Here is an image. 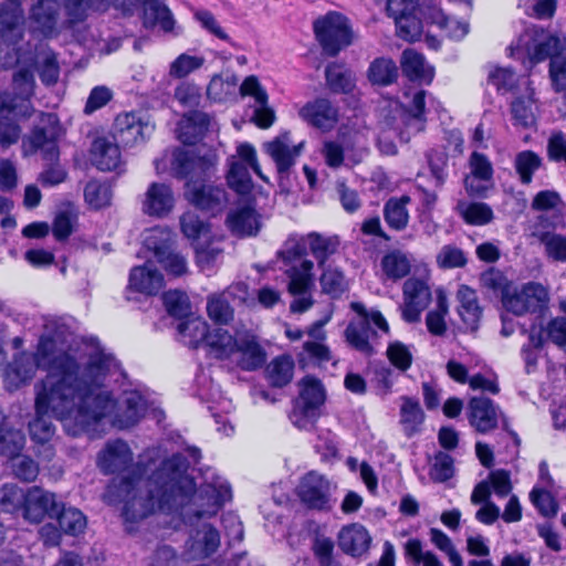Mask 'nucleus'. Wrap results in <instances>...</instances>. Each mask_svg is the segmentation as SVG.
Here are the masks:
<instances>
[{"mask_svg": "<svg viewBox=\"0 0 566 566\" xmlns=\"http://www.w3.org/2000/svg\"><path fill=\"white\" fill-rule=\"evenodd\" d=\"M86 203L95 210L103 209L111 205L112 190L106 184L92 180L84 188Z\"/></svg>", "mask_w": 566, "mask_h": 566, "instance_id": "nucleus-61", "label": "nucleus"}, {"mask_svg": "<svg viewBox=\"0 0 566 566\" xmlns=\"http://www.w3.org/2000/svg\"><path fill=\"white\" fill-rule=\"evenodd\" d=\"M185 197L195 207L212 214L222 211L228 203L226 190L220 186L211 184L197 185L196 182L188 181Z\"/></svg>", "mask_w": 566, "mask_h": 566, "instance_id": "nucleus-22", "label": "nucleus"}, {"mask_svg": "<svg viewBox=\"0 0 566 566\" xmlns=\"http://www.w3.org/2000/svg\"><path fill=\"white\" fill-rule=\"evenodd\" d=\"M410 202L409 196L390 198L384 207V218L387 224L397 231L406 229L409 222L407 206Z\"/></svg>", "mask_w": 566, "mask_h": 566, "instance_id": "nucleus-48", "label": "nucleus"}, {"mask_svg": "<svg viewBox=\"0 0 566 566\" xmlns=\"http://www.w3.org/2000/svg\"><path fill=\"white\" fill-rule=\"evenodd\" d=\"M154 130V124L136 113L119 114L114 123V137L125 147L145 143Z\"/></svg>", "mask_w": 566, "mask_h": 566, "instance_id": "nucleus-15", "label": "nucleus"}, {"mask_svg": "<svg viewBox=\"0 0 566 566\" xmlns=\"http://www.w3.org/2000/svg\"><path fill=\"white\" fill-rule=\"evenodd\" d=\"M426 106V92L416 91L411 94V101L407 108L402 107L398 102H389L381 111L382 125L385 128L392 129L403 139L400 124H405L407 118L411 116L416 119H423Z\"/></svg>", "mask_w": 566, "mask_h": 566, "instance_id": "nucleus-16", "label": "nucleus"}, {"mask_svg": "<svg viewBox=\"0 0 566 566\" xmlns=\"http://www.w3.org/2000/svg\"><path fill=\"white\" fill-rule=\"evenodd\" d=\"M233 356H235L237 364L245 370L260 368L266 359L264 350L251 335L239 336Z\"/></svg>", "mask_w": 566, "mask_h": 566, "instance_id": "nucleus-34", "label": "nucleus"}, {"mask_svg": "<svg viewBox=\"0 0 566 566\" xmlns=\"http://www.w3.org/2000/svg\"><path fill=\"white\" fill-rule=\"evenodd\" d=\"M307 243L305 242V235H290L282 248L277 251V258L289 266L296 264L297 261H302L306 255Z\"/></svg>", "mask_w": 566, "mask_h": 566, "instance_id": "nucleus-58", "label": "nucleus"}, {"mask_svg": "<svg viewBox=\"0 0 566 566\" xmlns=\"http://www.w3.org/2000/svg\"><path fill=\"white\" fill-rule=\"evenodd\" d=\"M59 6L55 0H41L31 11L35 29L44 35H51L55 29Z\"/></svg>", "mask_w": 566, "mask_h": 566, "instance_id": "nucleus-46", "label": "nucleus"}, {"mask_svg": "<svg viewBox=\"0 0 566 566\" xmlns=\"http://www.w3.org/2000/svg\"><path fill=\"white\" fill-rule=\"evenodd\" d=\"M325 77L328 88L334 93L348 94L356 85L353 72L338 63H331L326 66Z\"/></svg>", "mask_w": 566, "mask_h": 566, "instance_id": "nucleus-49", "label": "nucleus"}, {"mask_svg": "<svg viewBox=\"0 0 566 566\" xmlns=\"http://www.w3.org/2000/svg\"><path fill=\"white\" fill-rule=\"evenodd\" d=\"M371 537L367 530L359 524H352L340 530L338 544L340 549L352 556H361L370 545Z\"/></svg>", "mask_w": 566, "mask_h": 566, "instance_id": "nucleus-32", "label": "nucleus"}, {"mask_svg": "<svg viewBox=\"0 0 566 566\" xmlns=\"http://www.w3.org/2000/svg\"><path fill=\"white\" fill-rule=\"evenodd\" d=\"M457 300L459 302L458 314L467 329L476 331L482 315L476 292L468 285H461L457 292Z\"/></svg>", "mask_w": 566, "mask_h": 566, "instance_id": "nucleus-33", "label": "nucleus"}, {"mask_svg": "<svg viewBox=\"0 0 566 566\" xmlns=\"http://www.w3.org/2000/svg\"><path fill=\"white\" fill-rule=\"evenodd\" d=\"M326 322H318L312 326L308 331V335L314 337L315 340L305 342L303 345V349L308 357L318 364H323L332 359L331 350L324 343H322L325 338V333L322 331V326Z\"/></svg>", "mask_w": 566, "mask_h": 566, "instance_id": "nucleus-52", "label": "nucleus"}, {"mask_svg": "<svg viewBox=\"0 0 566 566\" xmlns=\"http://www.w3.org/2000/svg\"><path fill=\"white\" fill-rule=\"evenodd\" d=\"M547 302V290L539 283L530 282L504 294L503 306L515 315H523L544 308Z\"/></svg>", "mask_w": 566, "mask_h": 566, "instance_id": "nucleus-14", "label": "nucleus"}, {"mask_svg": "<svg viewBox=\"0 0 566 566\" xmlns=\"http://www.w3.org/2000/svg\"><path fill=\"white\" fill-rule=\"evenodd\" d=\"M43 343H46V349L50 353L48 356L51 358H55L56 356H69L74 358L76 361H78L81 365H86V363H91L93 360H96L93 363V369L97 370L101 366H107V373L111 369V366L113 365V361L109 357L104 355V352L96 347H90L85 350H74L71 347L65 349L60 343H59V336H43L41 337L38 346V350L35 356H31L30 354L22 353L18 355L14 360L9 365L7 373H6V380L10 387L18 388L21 384H24L29 380H31L34 375L36 368L44 367L40 366L39 364V357L40 352ZM48 370V374L50 373L49 368H45Z\"/></svg>", "mask_w": 566, "mask_h": 566, "instance_id": "nucleus-3", "label": "nucleus"}, {"mask_svg": "<svg viewBox=\"0 0 566 566\" xmlns=\"http://www.w3.org/2000/svg\"><path fill=\"white\" fill-rule=\"evenodd\" d=\"M187 460L174 454L147 479L135 467L120 481L108 485L104 500L109 504L124 503L126 520L135 521L155 512L178 516L192 524L214 516L232 499L227 480L216 475L196 491L195 482L186 473Z\"/></svg>", "mask_w": 566, "mask_h": 566, "instance_id": "nucleus-1", "label": "nucleus"}, {"mask_svg": "<svg viewBox=\"0 0 566 566\" xmlns=\"http://www.w3.org/2000/svg\"><path fill=\"white\" fill-rule=\"evenodd\" d=\"M72 22L84 20L92 11H106L111 7L130 15L144 0H62Z\"/></svg>", "mask_w": 566, "mask_h": 566, "instance_id": "nucleus-17", "label": "nucleus"}, {"mask_svg": "<svg viewBox=\"0 0 566 566\" xmlns=\"http://www.w3.org/2000/svg\"><path fill=\"white\" fill-rule=\"evenodd\" d=\"M566 50V38L537 24L525 28L507 46L509 56L531 64L553 59Z\"/></svg>", "mask_w": 566, "mask_h": 566, "instance_id": "nucleus-4", "label": "nucleus"}, {"mask_svg": "<svg viewBox=\"0 0 566 566\" xmlns=\"http://www.w3.org/2000/svg\"><path fill=\"white\" fill-rule=\"evenodd\" d=\"M366 75L371 85L385 87L397 82L399 69L392 59L379 56L369 63Z\"/></svg>", "mask_w": 566, "mask_h": 566, "instance_id": "nucleus-39", "label": "nucleus"}, {"mask_svg": "<svg viewBox=\"0 0 566 566\" xmlns=\"http://www.w3.org/2000/svg\"><path fill=\"white\" fill-rule=\"evenodd\" d=\"M228 186L239 195H247L253 188L249 168L262 180L268 181V177L263 175L259 165L256 150L249 143H241L237 146L235 155L228 159Z\"/></svg>", "mask_w": 566, "mask_h": 566, "instance_id": "nucleus-9", "label": "nucleus"}, {"mask_svg": "<svg viewBox=\"0 0 566 566\" xmlns=\"http://www.w3.org/2000/svg\"><path fill=\"white\" fill-rule=\"evenodd\" d=\"M211 118L202 112H191L182 117L178 125L179 139L185 144H193L211 126Z\"/></svg>", "mask_w": 566, "mask_h": 566, "instance_id": "nucleus-36", "label": "nucleus"}, {"mask_svg": "<svg viewBox=\"0 0 566 566\" xmlns=\"http://www.w3.org/2000/svg\"><path fill=\"white\" fill-rule=\"evenodd\" d=\"M300 400L297 406L306 408L311 415L317 411L325 400V391L321 381L314 377L306 376L300 382Z\"/></svg>", "mask_w": 566, "mask_h": 566, "instance_id": "nucleus-47", "label": "nucleus"}, {"mask_svg": "<svg viewBox=\"0 0 566 566\" xmlns=\"http://www.w3.org/2000/svg\"><path fill=\"white\" fill-rule=\"evenodd\" d=\"M336 484L317 471L303 475L297 484L296 494L307 509L331 511L336 503L334 492Z\"/></svg>", "mask_w": 566, "mask_h": 566, "instance_id": "nucleus-11", "label": "nucleus"}, {"mask_svg": "<svg viewBox=\"0 0 566 566\" xmlns=\"http://www.w3.org/2000/svg\"><path fill=\"white\" fill-rule=\"evenodd\" d=\"M402 296V318L408 323L419 322L422 311L431 301V292L427 282L422 279L409 277L403 283Z\"/></svg>", "mask_w": 566, "mask_h": 566, "instance_id": "nucleus-19", "label": "nucleus"}, {"mask_svg": "<svg viewBox=\"0 0 566 566\" xmlns=\"http://www.w3.org/2000/svg\"><path fill=\"white\" fill-rule=\"evenodd\" d=\"M470 174L464 178V186L469 195L484 197L493 188L494 169L490 159L478 151L469 158Z\"/></svg>", "mask_w": 566, "mask_h": 566, "instance_id": "nucleus-20", "label": "nucleus"}, {"mask_svg": "<svg viewBox=\"0 0 566 566\" xmlns=\"http://www.w3.org/2000/svg\"><path fill=\"white\" fill-rule=\"evenodd\" d=\"M92 164L102 171L119 169L124 163L117 143L107 137H97L91 146Z\"/></svg>", "mask_w": 566, "mask_h": 566, "instance_id": "nucleus-27", "label": "nucleus"}, {"mask_svg": "<svg viewBox=\"0 0 566 566\" xmlns=\"http://www.w3.org/2000/svg\"><path fill=\"white\" fill-rule=\"evenodd\" d=\"M168 239L169 232L167 230L155 228L148 231L145 244L149 250L154 251L157 262L163 265L168 274L174 276L184 275L188 270L187 260L171 249Z\"/></svg>", "mask_w": 566, "mask_h": 566, "instance_id": "nucleus-13", "label": "nucleus"}, {"mask_svg": "<svg viewBox=\"0 0 566 566\" xmlns=\"http://www.w3.org/2000/svg\"><path fill=\"white\" fill-rule=\"evenodd\" d=\"M105 356L109 357L113 361L109 371L104 376L102 382L104 388L108 391L111 399L113 401V409L104 417L95 428L101 424L103 421L109 422L112 426L118 427L119 429H126L135 426L139 422V420L145 416L147 410V402L144 397L137 391H126L124 392L122 399L117 401L114 398L113 392L108 389L105 384V379L107 375L112 371L113 368L116 367L115 359L104 353Z\"/></svg>", "mask_w": 566, "mask_h": 566, "instance_id": "nucleus-10", "label": "nucleus"}, {"mask_svg": "<svg viewBox=\"0 0 566 566\" xmlns=\"http://www.w3.org/2000/svg\"><path fill=\"white\" fill-rule=\"evenodd\" d=\"M132 461L129 447L120 440L107 443L98 457V465L107 474L125 471Z\"/></svg>", "mask_w": 566, "mask_h": 566, "instance_id": "nucleus-29", "label": "nucleus"}, {"mask_svg": "<svg viewBox=\"0 0 566 566\" xmlns=\"http://www.w3.org/2000/svg\"><path fill=\"white\" fill-rule=\"evenodd\" d=\"M419 11L426 23L437 25L450 39L462 40L469 33L470 25L467 21L447 15L436 4L423 6Z\"/></svg>", "mask_w": 566, "mask_h": 566, "instance_id": "nucleus-26", "label": "nucleus"}, {"mask_svg": "<svg viewBox=\"0 0 566 566\" xmlns=\"http://www.w3.org/2000/svg\"><path fill=\"white\" fill-rule=\"evenodd\" d=\"M59 505L53 493L33 486L25 492L22 507L23 516L31 523H40L45 515L54 516L57 514Z\"/></svg>", "mask_w": 566, "mask_h": 566, "instance_id": "nucleus-23", "label": "nucleus"}, {"mask_svg": "<svg viewBox=\"0 0 566 566\" xmlns=\"http://www.w3.org/2000/svg\"><path fill=\"white\" fill-rule=\"evenodd\" d=\"M513 164L520 181L530 185L542 166V158L532 150H523L515 155Z\"/></svg>", "mask_w": 566, "mask_h": 566, "instance_id": "nucleus-53", "label": "nucleus"}, {"mask_svg": "<svg viewBox=\"0 0 566 566\" xmlns=\"http://www.w3.org/2000/svg\"><path fill=\"white\" fill-rule=\"evenodd\" d=\"M176 196L164 182H151L142 199V211L153 218H167L175 209Z\"/></svg>", "mask_w": 566, "mask_h": 566, "instance_id": "nucleus-21", "label": "nucleus"}, {"mask_svg": "<svg viewBox=\"0 0 566 566\" xmlns=\"http://www.w3.org/2000/svg\"><path fill=\"white\" fill-rule=\"evenodd\" d=\"M46 346L43 343L39 364L50 373L35 385L36 417L29 424L31 438L40 443L50 441L55 432L50 416L60 420L70 434L77 436L94 431L114 407L102 382L106 365L94 370L95 360L83 366L69 356L51 358Z\"/></svg>", "mask_w": 566, "mask_h": 566, "instance_id": "nucleus-2", "label": "nucleus"}, {"mask_svg": "<svg viewBox=\"0 0 566 566\" xmlns=\"http://www.w3.org/2000/svg\"><path fill=\"white\" fill-rule=\"evenodd\" d=\"M0 424V453L10 459L14 458L22 450L25 438L20 430L8 428L2 421Z\"/></svg>", "mask_w": 566, "mask_h": 566, "instance_id": "nucleus-60", "label": "nucleus"}, {"mask_svg": "<svg viewBox=\"0 0 566 566\" xmlns=\"http://www.w3.org/2000/svg\"><path fill=\"white\" fill-rule=\"evenodd\" d=\"M143 24L145 28L159 27L163 31L170 32L175 20L171 11L160 0H144Z\"/></svg>", "mask_w": 566, "mask_h": 566, "instance_id": "nucleus-38", "label": "nucleus"}, {"mask_svg": "<svg viewBox=\"0 0 566 566\" xmlns=\"http://www.w3.org/2000/svg\"><path fill=\"white\" fill-rule=\"evenodd\" d=\"M218 164V156L214 151L208 150L203 154H190L184 149L176 148L165 151L161 157L154 160L157 175L170 174L176 178L205 177L214 169Z\"/></svg>", "mask_w": 566, "mask_h": 566, "instance_id": "nucleus-5", "label": "nucleus"}, {"mask_svg": "<svg viewBox=\"0 0 566 566\" xmlns=\"http://www.w3.org/2000/svg\"><path fill=\"white\" fill-rule=\"evenodd\" d=\"M293 370V359L287 356H280L269 364L266 368V374L270 382L273 386L283 387L292 380Z\"/></svg>", "mask_w": 566, "mask_h": 566, "instance_id": "nucleus-56", "label": "nucleus"}, {"mask_svg": "<svg viewBox=\"0 0 566 566\" xmlns=\"http://www.w3.org/2000/svg\"><path fill=\"white\" fill-rule=\"evenodd\" d=\"M316 41L328 56H336L356 39L350 20L338 11H329L313 23Z\"/></svg>", "mask_w": 566, "mask_h": 566, "instance_id": "nucleus-7", "label": "nucleus"}, {"mask_svg": "<svg viewBox=\"0 0 566 566\" xmlns=\"http://www.w3.org/2000/svg\"><path fill=\"white\" fill-rule=\"evenodd\" d=\"M21 0H8L0 10V65L11 67L20 61L15 44L22 36Z\"/></svg>", "mask_w": 566, "mask_h": 566, "instance_id": "nucleus-8", "label": "nucleus"}, {"mask_svg": "<svg viewBox=\"0 0 566 566\" xmlns=\"http://www.w3.org/2000/svg\"><path fill=\"white\" fill-rule=\"evenodd\" d=\"M239 336L233 337L222 328H216L209 332L206 344L211 353L220 359L231 358L238 347Z\"/></svg>", "mask_w": 566, "mask_h": 566, "instance_id": "nucleus-50", "label": "nucleus"}, {"mask_svg": "<svg viewBox=\"0 0 566 566\" xmlns=\"http://www.w3.org/2000/svg\"><path fill=\"white\" fill-rule=\"evenodd\" d=\"M180 340L188 347L196 348L207 342L209 329L207 322L200 316H190L177 326Z\"/></svg>", "mask_w": 566, "mask_h": 566, "instance_id": "nucleus-45", "label": "nucleus"}, {"mask_svg": "<svg viewBox=\"0 0 566 566\" xmlns=\"http://www.w3.org/2000/svg\"><path fill=\"white\" fill-rule=\"evenodd\" d=\"M314 263L303 259L298 264L289 265L285 274L289 277V292L293 295L307 293L313 284Z\"/></svg>", "mask_w": 566, "mask_h": 566, "instance_id": "nucleus-43", "label": "nucleus"}, {"mask_svg": "<svg viewBox=\"0 0 566 566\" xmlns=\"http://www.w3.org/2000/svg\"><path fill=\"white\" fill-rule=\"evenodd\" d=\"M321 269L323 271L321 284L325 293L333 297H338L347 290V281L344 273L338 268L325 265Z\"/></svg>", "mask_w": 566, "mask_h": 566, "instance_id": "nucleus-62", "label": "nucleus"}, {"mask_svg": "<svg viewBox=\"0 0 566 566\" xmlns=\"http://www.w3.org/2000/svg\"><path fill=\"white\" fill-rule=\"evenodd\" d=\"M206 63L202 54L184 52L179 54L169 65V75L174 78H184L200 70Z\"/></svg>", "mask_w": 566, "mask_h": 566, "instance_id": "nucleus-55", "label": "nucleus"}, {"mask_svg": "<svg viewBox=\"0 0 566 566\" xmlns=\"http://www.w3.org/2000/svg\"><path fill=\"white\" fill-rule=\"evenodd\" d=\"M13 84L19 95L11 97L8 93H0V113L8 111L14 116L28 117L31 115L28 99L33 93V74L29 70H20L14 74Z\"/></svg>", "mask_w": 566, "mask_h": 566, "instance_id": "nucleus-18", "label": "nucleus"}, {"mask_svg": "<svg viewBox=\"0 0 566 566\" xmlns=\"http://www.w3.org/2000/svg\"><path fill=\"white\" fill-rule=\"evenodd\" d=\"M54 516L59 520L61 530L70 535H78L86 527V517L81 511L74 507L62 509L59 506V513Z\"/></svg>", "mask_w": 566, "mask_h": 566, "instance_id": "nucleus-59", "label": "nucleus"}, {"mask_svg": "<svg viewBox=\"0 0 566 566\" xmlns=\"http://www.w3.org/2000/svg\"><path fill=\"white\" fill-rule=\"evenodd\" d=\"M405 553L408 558L412 560L415 565L421 566H444L441 559L431 551H426L422 547V543L412 538L405 544Z\"/></svg>", "mask_w": 566, "mask_h": 566, "instance_id": "nucleus-63", "label": "nucleus"}, {"mask_svg": "<svg viewBox=\"0 0 566 566\" xmlns=\"http://www.w3.org/2000/svg\"><path fill=\"white\" fill-rule=\"evenodd\" d=\"M237 86L238 77L234 74H216L207 86V96L214 102H227L235 96Z\"/></svg>", "mask_w": 566, "mask_h": 566, "instance_id": "nucleus-51", "label": "nucleus"}, {"mask_svg": "<svg viewBox=\"0 0 566 566\" xmlns=\"http://www.w3.org/2000/svg\"><path fill=\"white\" fill-rule=\"evenodd\" d=\"M536 111L534 91L528 87L527 95L516 97L511 104L513 125L526 129L535 127Z\"/></svg>", "mask_w": 566, "mask_h": 566, "instance_id": "nucleus-40", "label": "nucleus"}, {"mask_svg": "<svg viewBox=\"0 0 566 566\" xmlns=\"http://www.w3.org/2000/svg\"><path fill=\"white\" fill-rule=\"evenodd\" d=\"M458 209L464 220L471 224L482 226L489 223L493 218L492 209L484 202H460Z\"/></svg>", "mask_w": 566, "mask_h": 566, "instance_id": "nucleus-64", "label": "nucleus"}, {"mask_svg": "<svg viewBox=\"0 0 566 566\" xmlns=\"http://www.w3.org/2000/svg\"><path fill=\"white\" fill-rule=\"evenodd\" d=\"M304 143L294 145L291 140L290 134L284 133L271 142L264 144V150L274 160L279 174L287 172L301 155Z\"/></svg>", "mask_w": 566, "mask_h": 566, "instance_id": "nucleus-25", "label": "nucleus"}, {"mask_svg": "<svg viewBox=\"0 0 566 566\" xmlns=\"http://www.w3.org/2000/svg\"><path fill=\"white\" fill-rule=\"evenodd\" d=\"M305 242L311 254L316 259L318 268L326 265L328 258L337 252L340 244L337 235H325L318 232L307 233Z\"/></svg>", "mask_w": 566, "mask_h": 566, "instance_id": "nucleus-41", "label": "nucleus"}, {"mask_svg": "<svg viewBox=\"0 0 566 566\" xmlns=\"http://www.w3.org/2000/svg\"><path fill=\"white\" fill-rule=\"evenodd\" d=\"M544 247L545 255L555 262H566V237L556 232L545 231L534 234Z\"/></svg>", "mask_w": 566, "mask_h": 566, "instance_id": "nucleus-54", "label": "nucleus"}, {"mask_svg": "<svg viewBox=\"0 0 566 566\" xmlns=\"http://www.w3.org/2000/svg\"><path fill=\"white\" fill-rule=\"evenodd\" d=\"M220 546V534L210 524H203L187 542V549L192 558H206L217 552Z\"/></svg>", "mask_w": 566, "mask_h": 566, "instance_id": "nucleus-30", "label": "nucleus"}, {"mask_svg": "<svg viewBox=\"0 0 566 566\" xmlns=\"http://www.w3.org/2000/svg\"><path fill=\"white\" fill-rule=\"evenodd\" d=\"M350 307L357 313L358 317L347 325L345 329L346 342L363 355L371 356L375 353L374 339L377 336V332L371 328V324L384 334H389V324L379 311L367 312L361 303L353 302Z\"/></svg>", "mask_w": 566, "mask_h": 566, "instance_id": "nucleus-6", "label": "nucleus"}, {"mask_svg": "<svg viewBox=\"0 0 566 566\" xmlns=\"http://www.w3.org/2000/svg\"><path fill=\"white\" fill-rule=\"evenodd\" d=\"M413 258L401 250L388 251L380 261V268L387 280L398 281L410 273Z\"/></svg>", "mask_w": 566, "mask_h": 566, "instance_id": "nucleus-37", "label": "nucleus"}, {"mask_svg": "<svg viewBox=\"0 0 566 566\" xmlns=\"http://www.w3.org/2000/svg\"><path fill=\"white\" fill-rule=\"evenodd\" d=\"M227 223L230 230L239 237L255 235L261 227L258 213L250 207L229 213Z\"/></svg>", "mask_w": 566, "mask_h": 566, "instance_id": "nucleus-42", "label": "nucleus"}, {"mask_svg": "<svg viewBox=\"0 0 566 566\" xmlns=\"http://www.w3.org/2000/svg\"><path fill=\"white\" fill-rule=\"evenodd\" d=\"M424 421V412L418 400L410 397H401L400 424L407 437H412L421 430Z\"/></svg>", "mask_w": 566, "mask_h": 566, "instance_id": "nucleus-44", "label": "nucleus"}, {"mask_svg": "<svg viewBox=\"0 0 566 566\" xmlns=\"http://www.w3.org/2000/svg\"><path fill=\"white\" fill-rule=\"evenodd\" d=\"M400 65L402 73L411 81L430 83L433 78V69L421 53L412 49H407L401 53Z\"/></svg>", "mask_w": 566, "mask_h": 566, "instance_id": "nucleus-35", "label": "nucleus"}, {"mask_svg": "<svg viewBox=\"0 0 566 566\" xmlns=\"http://www.w3.org/2000/svg\"><path fill=\"white\" fill-rule=\"evenodd\" d=\"M298 116L308 125L328 132L338 122V111L326 98H316L298 109Z\"/></svg>", "mask_w": 566, "mask_h": 566, "instance_id": "nucleus-24", "label": "nucleus"}, {"mask_svg": "<svg viewBox=\"0 0 566 566\" xmlns=\"http://www.w3.org/2000/svg\"><path fill=\"white\" fill-rule=\"evenodd\" d=\"M448 312L449 305L447 296L443 292H439L436 308L431 310L426 316V325L431 334L442 336L447 332L446 316Z\"/></svg>", "mask_w": 566, "mask_h": 566, "instance_id": "nucleus-57", "label": "nucleus"}, {"mask_svg": "<svg viewBox=\"0 0 566 566\" xmlns=\"http://www.w3.org/2000/svg\"><path fill=\"white\" fill-rule=\"evenodd\" d=\"M500 411L492 400L474 397L469 402V420L472 427L481 433H486L497 427Z\"/></svg>", "mask_w": 566, "mask_h": 566, "instance_id": "nucleus-28", "label": "nucleus"}, {"mask_svg": "<svg viewBox=\"0 0 566 566\" xmlns=\"http://www.w3.org/2000/svg\"><path fill=\"white\" fill-rule=\"evenodd\" d=\"M59 133L60 128L56 115L52 113L41 114L39 126H36L30 136L23 140L25 154L41 151L44 160H57L59 147L56 139L59 137Z\"/></svg>", "mask_w": 566, "mask_h": 566, "instance_id": "nucleus-12", "label": "nucleus"}, {"mask_svg": "<svg viewBox=\"0 0 566 566\" xmlns=\"http://www.w3.org/2000/svg\"><path fill=\"white\" fill-rule=\"evenodd\" d=\"M164 285L163 274L151 264L135 266L129 274V289L146 295L158 293Z\"/></svg>", "mask_w": 566, "mask_h": 566, "instance_id": "nucleus-31", "label": "nucleus"}]
</instances>
